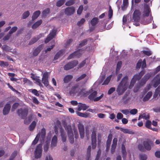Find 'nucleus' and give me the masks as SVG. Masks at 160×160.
I'll use <instances>...</instances> for the list:
<instances>
[{
	"label": "nucleus",
	"instance_id": "f257e3e1",
	"mask_svg": "<svg viewBox=\"0 0 160 160\" xmlns=\"http://www.w3.org/2000/svg\"><path fill=\"white\" fill-rule=\"evenodd\" d=\"M150 13V10L149 6L147 4H145L143 7V11L142 15V18L141 20L142 24L146 25L151 22L152 19V18L151 16L149 17L148 21H145V19H147V17H149Z\"/></svg>",
	"mask_w": 160,
	"mask_h": 160
},
{
	"label": "nucleus",
	"instance_id": "f03ea898",
	"mask_svg": "<svg viewBox=\"0 0 160 160\" xmlns=\"http://www.w3.org/2000/svg\"><path fill=\"white\" fill-rule=\"evenodd\" d=\"M65 129L67 131L68 135L70 142L71 143H73L74 142V137L73 131L74 133L75 137L76 138L78 137V132L75 126L73 125L72 127L69 125H66L64 126Z\"/></svg>",
	"mask_w": 160,
	"mask_h": 160
},
{
	"label": "nucleus",
	"instance_id": "7ed1b4c3",
	"mask_svg": "<svg viewBox=\"0 0 160 160\" xmlns=\"http://www.w3.org/2000/svg\"><path fill=\"white\" fill-rule=\"evenodd\" d=\"M128 83V77H124L119 83L116 91L119 95L122 94L127 88Z\"/></svg>",
	"mask_w": 160,
	"mask_h": 160
},
{
	"label": "nucleus",
	"instance_id": "20e7f679",
	"mask_svg": "<svg viewBox=\"0 0 160 160\" xmlns=\"http://www.w3.org/2000/svg\"><path fill=\"white\" fill-rule=\"evenodd\" d=\"M141 12L139 10H136L133 13V19L134 22L133 24L136 26H138L140 23L142 24L141 19L142 18V15Z\"/></svg>",
	"mask_w": 160,
	"mask_h": 160
},
{
	"label": "nucleus",
	"instance_id": "39448f33",
	"mask_svg": "<svg viewBox=\"0 0 160 160\" xmlns=\"http://www.w3.org/2000/svg\"><path fill=\"white\" fill-rule=\"evenodd\" d=\"M89 93H90V94L88 96V98L91 100H93L94 101H99L103 97V94H102L99 97L96 98L97 92L92 89L90 90Z\"/></svg>",
	"mask_w": 160,
	"mask_h": 160
},
{
	"label": "nucleus",
	"instance_id": "423d86ee",
	"mask_svg": "<svg viewBox=\"0 0 160 160\" xmlns=\"http://www.w3.org/2000/svg\"><path fill=\"white\" fill-rule=\"evenodd\" d=\"M84 92V90L81 91L78 87H74L72 88L71 91L69 92V93L70 95L77 94L78 96H85L86 95L83 94Z\"/></svg>",
	"mask_w": 160,
	"mask_h": 160
},
{
	"label": "nucleus",
	"instance_id": "0eeeda50",
	"mask_svg": "<svg viewBox=\"0 0 160 160\" xmlns=\"http://www.w3.org/2000/svg\"><path fill=\"white\" fill-rule=\"evenodd\" d=\"M84 49H83V48L78 49V50L71 54L68 57V59H70L72 58H78L80 57L82 54L84 52Z\"/></svg>",
	"mask_w": 160,
	"mask_h": 160
},
{
	"label": "nucleus",
	"instance_id": "6e6552de",
	"mask_svg": "<svg viewBox=\"0 0 160 160\" xmlns=\"http://www.w3.org/2000/svg\"><path fill=\"white\" fill-rule=\"evenodd\" d=\"M42 82L46 87H48L49 85L48 79L50 74V73L47 72H42Z\"/></svg>",
	"mask_w": 160,
	"mask_h": 160
},
{
	"label": "nucleus",
	"instance_id": "1a4fd4ad",
	"mask_svg": "<svg viewBox=\"0 0 160 160\" xmlns=\"http://www.w3.org/2000/svg\"><path fill=\"white\" fill-rule=\"evenodd\" d=\"M78 62L77 61H73L68 63L64 67L65 70H68L71 69L76 66Z\"/></svg>",
	"mask_w": 160,
	"mask_h": 160
},
{
	"label": "nucleus",
	"instance_id": "9d476101",
	"mask_svg": "<svg viewBox=\"0 0 160 160\" xmlns=\"http://www.w3.org/2000/svg\"><path fill=\"white\" fill-rule=\"evenodd\" d=\"M42 145L41 144H39L37 147L35 151V156L36 158H40L42 155Z\"/></svg>",
	"mask_w": 160,
	"mask_h": 160
},
{
	"label": "nucleus",
	"instance_id": "9b49d317",
	"mask_svg": "<svg viewBox=\"0 0 160 160\" xmlns=\"http://www.w3.org/2000/svg\"><path fill=\"white\" fill-rule=\"evenodd\" d=\"M45 135V132L44 130L42 129V130L41 133H38L36 136L35 138L33 141L32 144L35 145L37 143L38 141L39 138L40 137V138H42V139L44 138Z\"/></svg>",
	"mask_w": 160,
	"mask_h": 160
},
{
	"label": "nucleus",
	"instance_id": "f8f14e48",
	"mask_svg": "<svg viewBox=\"0 0 160 160\" xmlns=\"http://www.w3.org/2000/svg\"><path fill=\"white\" fill-rule=\"evenodd\" d=\"M143 144L146 150H150L151 149V147L153 146V144L152 141L148 140L143 142Z\"/></svg>",
	"mask_w": 160,
	"mask_h": 160
},
{
	"label": "nucleus",
	"instance_id": "ddd939ff",
	"mask_svg": "<svg viewBox=\"0 0 160 160\" xmlns=\"http://www.w3.org/2000/svg\"><path fill=\"white\" fill-rule=\"evenodd\" d=\"M91 138L92 148L94 149L96 148L97 145L96 136L95 131H93L92 132Z\"/></svg>",
	"mask_w": 160,
	"mask_h": 160
},
{
	"label": "nucleus",
	"instance_id": "4468645a",
	"mask_svg": "<svg viewBox=\"0 0 160 160\" xmlns=\"http://www.w3.org/2000/svg\"><path fill=\"white\" fill-rule=\"evenodd\" d=\"M78 128L80 136L82 138L84 136V128L83 125L80 123L78 125Z\"/></svg>",
	"mask_w": 160,
	"mask_h": 160
},
{
	"label": "nucleus",
	"instance_id": "2eb2a0df",
	"mask_svg": "<svg viewBox=\"0 0 160 160\" xmlns=\"http://www.w3.org/2000/svg\"><path fill=\"white\" fill-rule=\"evenodd\" d=\"M56 32V31L55 30H52L50 32L48 37L45 40V42L47 43L49 42L51 39L54 37Z\"/></svg>",
	"mask_w": 160,
	"mask_h": 160
},
{
	"label": "nucleus",
	"instance_id": "dca6fc26",
	"mask_svg": "<svg viewBox=\"0 0 160 160\" xmlns=\"http://www.w3.org/2000/svg\"><path fill=\"white\" fill-rule=\"evenodd\" d=\"M28 109L27 108H25L23 109H18V113L19 116L23 117L26 116L28 113Z\"/></svg>",
	"mask_w": 160,
	"mask_h": 160
},
{
	"label": "nucleus",
	"instance_id": "f3484780",
	"mask_svg": "<svg viewBox=\"0 0 160 160\" xmlns=\"http://www.w3.org/2000/svg\"><path fill=\"white\" fill-rule=\"evenodd\" d=\"M75 11L74 7H68L65 9V12L67 15H70L74 13Z\"/></svg>",
	"mask_w": 160,
	"mask_h": 160
},
{
	"label": "nucleus",
	"instance_id": "a211bd4d",
	"mask_svg": "<svg viewBox=\"0 0 160 160\" xmlns=\"http://www.w3.org/2000/svg\"><path fill=\"white\" fill-rule=\"evenodd\" d=\"M98 22V18H94L91 21V24L93 27H90V31H91L94 28V26Z\"/></svg>",
	"mask_w": 160,
	"mask_h": 160
},
{
	"label": "nucleus",
	"instance_id": "6ab92c4d",
	"mask_svg": "<svg viewBox=\"0 0 160 160\" xmlns=\"http://www.w3.org/2000/svg\"><path fill=\"white\" fill-rule=\"evenodd\" d=\"M31 78L37 84L39 85L40 86L42 85L39 77L33 74H32Z\"/></svg>",
	"mask_w": 160,
	"mask_h": 160
},
{
	"label": "nucleus",
	"instance_id": "aec40b11",
	"mask_svg": "<svg viewBox=\"0 0 160 160\" xmlns=\"http://www.w3.org/2000/svg\"><path fill=\"white\" fill-rule=\"evenodd\" d=\"M11 108V105L9 103H7L5 106L3 110V113L4 115L8 114Z\"/></svg>",
	"mask_w": 160,
	"mask_h": 160
},
{
	"label": "nucleus",
	"instance_id": "412c9836",
	"mask_svg": "<svg viewBox=\"0 0 160 160\" xmlns=\"http://www.w3.org/2000/svg\"><path fill=\"white\" fill-rule=\"evenodd\" d=\"M89 108L88 106H87L86 105L82 103H79L78 105L77 109L79 111H80L82 110H85Z\"/></svg>",
	"mask_w": 160,
	"mask_h": 160
},
{
	"label": "nucleus",
	"instance_id": "4be33fe9",
	"mask_svg": "<svg viewBox=\"0 0 160 160\" xmlns=\"http://www.w3.org/2000/svg\"><path fill=\"white\" fill-rule=\"evenodd\" d=\"M152 84L154 87H156L160 83V77L157 75L152 81Z\"/></svg>",
	"mask_w": 160,
	"mask_h": 160
},
{
	"label": "nucleus",
	"instance_id": "5701e85b",
	"mask_svg": "<svg viewBox=\"0 0 160 160\" xmlns=\"http://www.w3.org/2000/svg\"><path fill=\"white\" fill-rule=\"evenodd\" d=\"M118 141V139L117 138H114L113 141V143L112 145L111 151L112 153L114 152L116 148L117 142Z\"/></svg>",
	"mask_w": 160,
	"mask_h": 160
},
{
	"label": "nucleus",
	"instance_id": "b1692460",
	"mask_svg": "<svg viewBox=\"0 0 160 160\" xmlns=\"http://www.w3.org/2000/svg\"><path fill=\"white\" fill-rule=\"evenodd\" d=\"M64 53V50H61L59 51L55 55L54 58L55 60H57L60 57L62 56Z\"/></svg>",
	"mask_w": 160,
	"mask_h": 160
},
{
	"label": "nucleus",
	"instance_id": "393cba45",
	"mask_svg": "<svg viewBox=\"0 0 160 160\" xmlns=\"http://www.w3.org/2000/svg\"><path fill=\"white\" fill-rule=\"evenodd\" d=\"M112 135L110 134L108 136V140L107 142V150H108L109 149L110 144L111 142L112 141Z\"/></svg>",
	"mask_w": 160,
	"mask_h": 160
},
{
	"label": "nucleus",
	"instance_id": "a878e982",
	"mask_svg": "<svg viewBox=\"0 0 160 160\" xmlns=\"http://www.w3.org/2000/svg\"><path fill=\"white\" fill-rule=\"evenodd\" d=\"M42 49V46L40 45L34 51L33 54L34 56H37Z\"/></svg>",
	"mask_w": 160,
	"mask_h": 160
},
{
	"label": "nucleus",
	"instance_id": "bb28decb",
	"mask_svg": "<svg viewBox=\"0 0 160 160\" xmlns=\"http://www.w3.org/2000/svg\"><path fill=\"white\" fill-rule=\"evenodd\" d=\"M152 92H149L144 97L143 99V101H148L152 96Z\"/></svg>",
	"mask_w": 160,
	"mask_h": 160
},
{
	"label": "nucleus",
	"instance_id": "cd10ccee",
	"mask_svg": "<svg viewBox=\"0 0 160 160\" xmlns=\"http://www.w3.org/2000/svg\"><path fill=\"white\" fill-rule=\"evenodd\" d=\"M60 131L61 132V137L62 138V140L63 142H65L66 141L67 139L66 134L64 132L62 128L61 129Z\"/></svg>",
	"mask_w": 160,
	"mask_h": 160
},
{
	"label": "nucleus",
	"instance_id": "c85d7f7f",
	"mask_svg": "<svg viewBox=\"0 0 160 160\" xmlns=\"http://www.w3.org/2000/svg\"><path fill=\"white\" fill-rule=\"evenodd\" d=\"M128 5V0H123V4L122 6V9L124 11L125 10Z\"/></svg>",
	"mask_w": 160,
	"mask_h": 160
},
{
	"label": "nucleus",
	"instance_id": "c756f323",
	"mask_svg": "<svg viewBox=\"0 0 160 160\" xmlns=\"http://www.w3.org/2000/svg\"><path fill=\"white\" fill-rule=\"evenodd\" d=\"M57 137L56 136H54L52 138L51 142L52 147H53L56 146L57 142Z\"/></svg>",
	"mask_w": 160,
	"mask_h": 160
},
{
	"label": "nucleus",
	"instance_id": "7c9ffc66",
	"mask_svg": "<svg viewBox=\"0 0 160 160\" xmlns=\"http://www.w3.org/2000/svg\"><path fill=\"white\" fill-rule=\"evenodd\" d=\"M158 95L160 96V85L156 89L153 98H155Z\"/></svg>",
	"mask_w": 160,
	"mask_h": 160
},
{
	"label": "nucleus",
	"instance_id": "2f4dec72",
	"mask_svg": "<svg viewBox=\"0 0 160 160\" xmlns=\"http://www.w3.org/2000/svg\"><path fill=\"white\" fill-rule=\"evenodd\" d=\"M72 76L71 75L66 76L64 78V82L65 83H68L69 82L72 78Z\"/></svg>",
	"mask_w": 160,
	"mask_h": 160
},
{
	"label": "nucleus",
	"instance_id": "473e14b6",
	"mask_svg": "<svg viewBox=\"0 0 160 160\" xmlns=\"http://www.w3.org/2000/svg\"><path fill=\"white\" fill-rule=\"evenodd\" d=\"M76 112L78 116L81 117L87 118L89 116V114L87 113H82L78 112Z\"/></svg>",
	"mask_w": 160,
	"mask_h": 160
},
{
	"label": "nucleus",
	"instance_id": "72a5a7b5",
	"mask_svg": "<svg viewBox=\"0 0 160 160\" xmlns=\"http://www.w3.org/2000/svg\"><path fill=\"white\" fill-rule=\"evenodd\" d=\"M90 62L89 60L88 59H86L85 60L82 62L78 65L79 68H82L83 67L85 64L86 63H88Z\"/></svg>",
	"mask_w": 160,
	"mask_h": 160
},
{
	"label": "nucleus",
	"instance_id": "f704fd0d",
	"mask_svg": "<svg viewBox=\"0 0 160 160\" xmlns=\"http://www.w3.org/2000/svg\"><path fill=\"white\" fill-rule=\"evenodd\" d=\"M120 130L121 131L123 132L124 133H128L130 134H133V132L132 131H131L128 129L121 128H120Z\"/></svg>",
	"mask_w": 160,
	"mask_h": 160
},
{
	"label": "nucleus",
	"instance_id": "c9c22d12",
	"mask_svg": "<svg viewBox=\"0 0 160 160\" xmlns=\"http://www.w3.org/2000/svg\"><path fill=\"white\" fill-rule=\"evenodd\" d=\"M137 76H138L137 75L134 76L133 78H132L129 87V88H132V87L133 86L136 82V80L137 77Z\"/></svg>",
	"mask_w": 160,
	"mask_h": 160
},
{
	"label": "nucleus",
	"instance_id": "e433bc0d",
	"mask_svg": "<svg viewBox=\"0 0 160 160\" xmlns=\"http://www.w3.org/2000/svg\"><path fill=\"white\" fill-rule=\"evenodd\" d=\"M40 12L39 11H37L34 12L32 16V19L34 20L37 18L39 15Z\"/></svg>",
	"mask_w": 160,
	"mask_h": 160
},
{
	"label": "nucleus",
	"instance_id": "4c0bfd02",
	"mask_svg": "<svg viewBox=\"0 0 160 160\" xmlns=\"http://www.w3.org/2000/svg\"><path fill=\"white\" fill-rule=\"evenodd\" d=\"M41 36V35H40L39 36L33 38L29 42V44H32L36 42L40 38Z\"/></svg>",
	"mask_w": 160,
	"mask_h": 160
},
{
	"label": "nucleus",
	"instance_id": "58836bf2",
	"mask_svg": "<svg viewBox=\"0 0 160 160\" xmlns=\"http://www.w3.org/2000/svg\"><path fill=\"white\" fill-rule=\"evenodd\" d=\"M42 21L41 20H40L37 22H36L32 26V28L33 29H35L37 27H38L42 23Z\"/></svg>",
	"mask_w": 160,
	"mask_h": 160
},
{
	"label": "nucleus",
	"instance_id": "ea45409f",
	"mask_svg": "<svg viewBox=\"0 0 160 160\" xmlns=\"http://www.w3.org/2000/svg\"><path fill=\"white\" fill-rule=\"evenodd\" d=\"M36 123L35 121H33L29 126V130L30 131L33 130L36 126Z\"/></svg>",
	"mask_w": 160,
	"mask_h": 160
},
{
	"label": "nucleus",
	"instance_id": "a19ab883",
	"mask_svg": "<svg viewBox=\"0 0 160 160\" xmlns=\"http://www.w3.org/2000/svg\"><path fill=\"white\" fill-rule=\"evenodd\" d=\"M122 154L123 157L124 158L126 156V153L125 150V147L123 145L122 146Z\"/></svg>",
	"mask_w": 160,
	"mask_h": 160
},
{
	"label": "nucleus",
	"instance_id": "79ce46f5",
	"mask_svg": "<svg viewBox=\"0 0 160 160\" xmlns=\"http://www.w3.org/2000/svg\"><path fill=\"white\" fill-rule=\"evenodd\" d=\"M122 62L121 61H119L117 62L116 70H119L122 66Z\"/></svg>",
	"mask_w": 160,
	"mask_h": 160
},
{
	"label": "nucleus",
	"instance_id": "37998d69",
	"mask_svg": "<svg viewBox=\"0 0 160 160\" xmlns=\"http://www.w3.org/2000/svg\"><path fill=\"white\" fill-rule=\"evenodd\" d=\"M54 45V43H53L52 44L50 47H47L44 50L45 52L47 53L48 52L51 51V50L53 48Z\"/></svg>",
	"mask_w": 160,
	"mask_h": 160
},
{
	"label": "nucleus",
	"instance_id": "c03bdc74",
	"mask_svg": "<svg viewBox=\"0 0 160 160\" xmlns=\"http://www.w3.org/2000/svg\"><path fill=\"white\" fill-rule=\"evenodd\" d=\"M112 75H110L108 77L106 80L104 81L103 84L107 85L110 82L111 78Z\"/></svg>",
	"mask_w": 160,
	"mask_h": 160
},
{
	"label": "nucleus",
	"instance_id": "a18cd8bd",
	"mask_svg": "<svg viewBox=\"0 0 160 160\" xmlns=\"http://www.w3.org/2000/svg\"><path fill=\"white\" fill-rule=\"evenodd\" d=\"M151 121L149 120H147L145 124V126L146 128L150 129L151 128Z\"/></svg>",
	"mask_w": 160,
	"mask_h": 160
},
{
	"label": "nucleus",
	"instance_id": "49530a36",
	"mask_svg": "<svg viewBox=\"0 0 160 160\" xmlns=\"http://www.w3.org/2000/svg\"><path fill=\"white\" fill-rule=\"evenodd\" d=\"M30 92H32L33 94L36 96H38L39 95L37 90L35 89H31L29 90Z\"/></svg>",
	"mask_w": 160,
	"mask_h": 160
},
{
	"label": "nucleus",
	"instance_id": "de8ad7c7",
	"mask_svg": "<svg viewBox=\"0 0 160 160\" xmlns=\"http://www.w3.org/2000/svg\"><path fill=\"white\" fill-rule=\"evenodd\" d=\"M142 118L145 119H147L149 118V116L148 113H145L141 115Z\"/></svg>",
	"mask_w": 160,
	"mask_h": 160
},
{
	"label": "nucleus",
	"instance_id": "09e8293b",
	"mask_svg": "<svg viewBox=\"0 0 160 160\" xmlns=\"http://www.w3.org/2000/svg\"><path fill=\"white\" fill-rule=\"evenodd\" d=\"M65 0H60L57 2V6L58 7H60L65 2Z\"/></svg>",
	"mask_w": 160,
	"mask_h": 160
},
{
	"label": "nucleus",
	"instance_id": "8fccbe9b",
	"mask_svg": "<svg viewBox=\"0 0 160 160\" xmlns=\"http://www.w3.org/2000/svg\"><path fill=\"white\" fill-rule=\"evenodd\" d=\"M8 65L7 62H4L3 61H0V66L2 67L7 66Z\"/></svg>",
	"mask_w": 160,
	"mask_h": 160
},
{
	"label": "nucleus",
	"instance_id": "3c124183",
	"mask_svg": "<svg viewBox=\"0 0 160 160\" xmlns=\"http://www.w3.org/2000/svg\"><path fill=\"white\" fill-rule=\"evenodd\" d=\"M75 0H69L65 4L67 6L71 5L74 3Z\"/></svg>",
	"mask_w": 160,
	"mask_h": 160
},
{
	"label": "nucleus",
	"instance_id": "603ef678",
	"mask_svg": "<svg viewBox=\"0 0 160 160\" xmlns=\"http://www.w3.org/2000/svg\"><path fill=\"white\" fill-rule=\"evenodd\" d=\"M89 40L87 41L86 40H84L82 41L81 43H80L78 46V48H81L87 42H88Z\"/></svg>",
	"mask_w": 160,
	"mask_h": 160
},
{
	"label": "nucleus",
	"instance_id": "864d4df0",
	"mask_svg": "<svg viewBox=\"0 0 160 160\" xmlns=\"http://www.w3.org/2000/svg\"><path fill=\"white\" fill-rule=\"evenodd\" d=\"M120 111L123 114L126 115H127L129 113V110L128 109H122Z\"/></svg>",
	"mask_w": 160,
	"mask_h": 160
},
{
	"label": "nucleus",
	"instance_id": "5fc2aeb1",
	"mask_svg": "<svg viewBox=\"0 0 160 160\" xmlns=\"http://www.w3.org/2000/svg\"><path fill=\"white\" fill-rule=\"evenodd\" d=\"M18 28L17 27H12L9 31V34H12L13 32H15L17 29Z\"/></svg>",
	"mask_w": 160,
	"mask_h": 160
},
{
	"label": "nucleus",
	"instance_id": "6e6d98bb",
	"mask_svg": "<svg viewBox=\"0 0 160 160\" xmlns=\"http://www.w3.org/2000/svg\"><path fill=\"white\" fill-rule=\"evenodd\" d=\"M29 15V12L28 11L24 12L22 15V18L25 19L27 18Z\"/></svg>",
	"mask_w": 160,
	"mask_h": 160
},
{
	"label": "nucleus",
	"instance_id": "4d7b16f0",
	"mask_svg": "<svg viewBox=\"0 0 160 160\" xmlns=\"http://www.w3.org/2000/svg\"><path fill=\"white\" fill-rule=\"evenodd\" d=\"M85 19L82 18L80 21H78L77 23V25L79 26H81L85 22Z\"/></svg>",
	"mask_w": 160,
	"mask_h": 160
},
{
	"label": "nucleus",
	"instance_id": "13d9d810",
	"mask_svg": "<svg viewBox=\"0 0 160 160\" xmlns=\"http://www.w3.org/2000/svg\"><path fill=\"white\" fill-rule=\"evenodd\" d=\"M83 6H82V5L80 6L79 7L78 9V10H77V14L78 15H80L82 11L83 10Z\"/></svg>",
	"mask_w": 160,
	"mask_h": 160
},
{
	"label": "nucleus",
	"instance_id": "bf43d9fd",
	"mask_svg": "<svg viewBox=\"0 0 160 160\" xmlns=\"http://www.w3.org/2000/svg\"><path fill=\"white\" fill-rule=\"evenodd\" d=\"M138 112V110L135 108L132 109L130 111L129 110V113L132 115H135Z\"/></svg>",
	"mask_w": 160,
	"mask_h": 160
},
{
	"label": "nucleus",
	"instance_id": "052dcab7",
	"mask_svg": "<svg viewBox=\"0 0 160 160\" xmlns=\"http://www.w3.org/2000/svg\"><path fill=\"white\" fill-rule=\"evenodd\" d=\"M140 160H146L147 158V156L145 154H141L140 155Z\"/></svg>",
	"mask_w": 160,
	"mask_h": 160
},
{
	"label": "nucleus",
	"instance_id": "680f3d73",
	"mask_svg": "<svg viewBox=\"0 0 160 160\" xmlns=\"http://www.w3.org/2000/svg\"><path fill=\"white\" fill-rule=\"evenodd\" d=\"M142 60H139L137 63L136 68L137 69H139L142 65Z\"/></svg>",
	"mask_w": 160,
	"mask_h": 160
},
{
	"label": "nucleus",
	"instance_id": "e2e57ef3",
	"mask_svg": "<svg viewBox=\"0 0 160 160\" xmlns=\"http://www.w3.org/2000/svg\"><path fill=\"white\" fill-rule=\"evenodd\" d=\"M24 84H31V82L30 81L26 78H24L23 79V80Z\"/></svg>",
	"mask_w": 160,
	"mask_h": 160
},
{
	"label": "nucleus",
	"instance_id": "0e129e2a",
	"mask_svg": "<svg viewBox=\"0 0 160 160\" xmlns=\"http://www.w3.org/2000/svg\"><path fill=\"white\" fill-rule=\"evenodd\" d=\"M49 9L47 8L44 10L42 12V15L43 16H45L49 13Z\"/></svg>",
	"mask_w": 160,
	"mask_h": 160
},
{
	"label": "nucleus",
	"instance_id": "69168bd1",
	"mask_svg": "<svg viewBox=\"0 0 160 160\" xmlns=\"http://www.w3.org/2000/svg\"><path fill=\"white\" fill-rule=\"evenodd\" d=\"M123 117V114L121 112H118L117 115V118L118 119H121Z\"/></svg>",
	"mask_w": 160,
	"mask_h": 160
},
{
	"label": "nucleus",
	"instance_id": "338daca9",
	"mask_svg": "<svg viewBox=\"0 0 160 160\" xmlns=\"http://www.w3.org/2000/svg\"><path fill=\"white\" fill-rule=\"evenodd\" d=\"M112 15H113L112 10V9L111 8H110L109 9V10L108 14L109 18H111L112 16Z\"/></svg>",
	"mask_w": 160,
	"mask_h": 160
},
{
	"label": "nucleus",
	"instance_id": "774afa93",
	"mask_svg": "<svg viewBox=\"0 0 160 160\" xmlns=\"http://www.w3.org/2000/svg\"><path fill=\"white\" fill-rule=\"evenodd\" d=\"M142 52L143 54L147 56H150L151 54V52L149 51L144 50L142 51Z\"/></svg>",
	"mask_w": 160,
	"mask_h": 160
}]
</instances>
